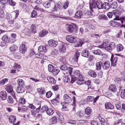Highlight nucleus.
I'll list each match as a JSON object with an SVG mask.
<instances>
[{
  "label": "nucleus",
  "instance_id": "nucleus-1",
  "mask_svg": "<svg viewBox=\"0 0 125 125\" xmlns=\"http://www.w3.org/2000/svg\"><path fill=\"white\" fill-rule=\"evenodd\" d=\"M19 14V12L18 11H16V12H14L13 14V16H12L9 13L8 14L7 16V19L10 20L9 21L10 22V21L11 23H13V21L14 20V18L16 19V18L18 16Z\"/></svg>",
  "mask_w": 125,
  "mask_h": 125
},
{
  "label": "nucleus",
  "instance_id": "nucleus-2",
  "mask_svg": "<svg viewBox=\"0 0 125 125\" xmlns=\"http://www.w3.org/2000/svg\"><path fill=\"white\" fill-rule=\"evenodd\" d=\"M6 90L8 93L12 95L13 98L16 99V96L14 93V92L12 87L10 85H6Z\"/></svg>",
  "mask_w": 125,
  "mask_h": 125
},
{
  "label": "nucleus",
  "instance_id": "nucleus-3",
  "mask_svg": "<svg viewBox=\"0 0 125 125\" xmlns=\"http://www.w3.org/2000/svg\"><path fill=\"white\" fill-rule=\"evenodd\" d=\"M67 30L70 32H72L73 34H75L77 32L76 28H74L73 26L67 24L66 25Z\"/></svg>",
  "mask_w": 125,
  "mask_h": 125
},
{
  "label": "nucleus",
  "instance_id": "nucleus-4",
  "mask_svg": "<svg viewBox=\"0 0 125 125\" xmlns=\"http://www.w3.org/2000/svg\"><path fill=\"white\" fill-rule=\"evenodd\" d=\"M66 39L67 41L71 43H74L76 41V37L72 35L67 36L66 37Z\"/></svg>",
  "mask_w": 125,
  "mask_h": 125
},
{
  "label": "nucleus",
  "instance_id": "nucleus-5",
  "mask_svg": "<svg viewBox=\"0 0 125 125\" xmlns=\"http://www.w3.org/2000/svg\"><path fill=\"white\" fill-rule=\"evenodd\" d=\"M25 43V42H23L20 46L19 51L22 54H24L27 50V46Z\"/></svg>",
  "mask_w": 125,
  "mask_h": 125
},
{
  "label": "nucleus",
  "instance_id": "nucleus-6",
  "mask_svg": "<svg viewBox=\"0 0 125 125\" xmlns=\"http://www.w3.org/2000/svg\"><path fill=\"white\" fill-rule=\"evenodd\" d=\"M117 61V57H115V58H114L113 55L112 54L111 59L112 65L113 66H115L116 65Z\"/></svg>",
  "mask_w": 125,
  "mask_h": 125
},
{
  "label": "nucleus",
  "instance_id": "nucleus-7",
  "mask_svg": "<svg viewBox=\"0 0 125 125\" xmlns=\"http://www.w3.org/2000/svg\"><path fill=\"white\" fill-rule=\"evenodd\" d=\"M63 99L65 103L67 104L69 103L72 101L71 98L66 94H65L64 95Z\"/></svg>",
  "mask_w": 125,
  "mask_h": 125
},
{
  "label": "nucleus",
  "instance_id": "nucleus-8",
  "mask_svg": "<svg viewBox=\"0 0 125 125\" xmlns=\"http://www.w3.org/2000/svg\"><path fill=\"white\" fill-rule=\"evenodd\" d=\"M48 43L50 46L53 47H55L58 44V42L57 41L53 40H49Z\"/></svg>",
  "mask_w": 125,
  "mask_h": 125
},
{
  "label": "nucleus",
  "instance_id": "nucleus-9",
  "mask_svg": "<svg viewBox=\"0 0 125 125\" xmlns=\"http://www.w3.org/2000/svg\"><path fill=\"white\" fill-rule=\"evenodd\" d=\"M41 26L40 25H34L32 24L31 25L30 29L34 33H36L37 29L38 28H40Z\"/></svg>",
  "mask_w": 125,
  "mask_h": 125
},
{
  "label": "nucleus",
  "instance_id": "nucleus-10",
  "mask_svg": "<svg viewBox=\"0 0 125 125\" xmlns=\"http://www.w3.org/2000/svg\"><path fill=\"white\" fill-rule=\"evenodd\" d=\"M109 24L110 25L116 28L118 27L119 25V24L118 22L112 21H110L109 22Z\"/></svg>",
  "mask_w": 125,
  "mask_h": 125
},
{
  "label": "nucleus",
  "instance_id": "nucleus-11",
  "mask_svg": "<svg viewBox=\"0 0 125 125\" xmlns=\"http://www.w3.org/2000/svg\"><path fill=\"white\" fill-rule=\"evenodd\" d=\"M121 79L116 77L115 78V80L116 81L118 82H120L121 81V79L124 80L125 81V72H121Z\"/></svg>",
  "mask_w": 125,
  "mask_h": 125
},
{
  "label": "nucleus",
  "instance_id": "nucleus-12",
  "mask_svg": "<svg viewBox=\"0 0 125 125\" xmlns=\"http://www.w3.org/2000/svg\"><path fill=\"white\" fill-rule=\"evenodd\" d=\"M110 66V62L109 61H107L102 64V67L104 69L107 70Z\"/></svg>",
  "mask_w": 125,
  "mask_h": 125
},
{
  "label": "nucleus",
  "instance_id": "nucleus-13",
  "mask_svg": "<svg viewBox=\"0 0 125 125\" xmlns=\"http://www.w3.org/2000/svg\"><path fill=\"white\" fill-rule=\"evenodd\" d=\"M63 7V6L62 3H60L58 4L57 5H55L53 9L54 11L56 10L58 11L59 10H60Z\"/></svg>",
  "mask_w": 125,
  "mask_h": 125
},
{
  "label": "nucleus",
  "instance_id": "nucleus-14",
  "mask_svg": "<svg viewBox=\"0 0 125 125\" xmlns=\"http://www.w3.org/2000/svg\"><path fill=\"white\" fill-rule=\"evenodd\" d=\"M0 98L3 100L6 99V91H2L0 92Z\"/></svg>",
  "mask_w": 125,
  "mask_h": 125
},
{
  "label": "nucleus",
  "instance_id": "nucleus-15",
  "mask_svg": "<svg viewBox=\"0 0 125 125\" xmlns=\"http://www.w3.org/2000/svg\"><path fill=\"white\" fill-rule=\"evenodd\" d=\"M109 90L113 92H115L117 90L116 87L114 84L110 85L109 88Z\"/></svg>",
  "mask_w": 125,
  "mask_h": 125
},
{
  "label": "nucleus",
  "instance_id": "nucleus-16",
  "mask_svg": "<svg viewBox=\"0 0 125 125\" xmlns=\"http://www.w3.org/2000/svg\"><path fill=\"white\" fill-rule=\"evenodd\" d=\"M38 51L40 52L45 53L47 52V50L46 47L42 46H41L38 48Z\"/></svg>",
  "mask_w": 125,
  "mask_h": 125
},
{
  "label": "nucleus",
  "instance_id": "nucleus-17",
  "mask_svg": "<svg viewBox=\"0 0 125 125\" xmlns=\"http://www.w3.org/2000/svg\"><path fill=\"white\" fill-rule=\"evenodd\" d=\"M16 91L18 93H22L25 91L23 86H18L16 89Z\"/></svg>",
  "mask_w": 125,
  "mask_h": 125
},
{
  "label": "nucleus",
  "instance_id": "nucleus-18",
  "mask_svg": "<svg viewBox=\"0 0 125 125\" xmlns=\"http://www.w3.org/2000/svg\"><path fill=\"white\" fill-rule=\"evenodd\" d=\"M105 108L107 109H112L114 108V106L110 102L106 103L105 104Z\"/></svg>",
  "mask_w": 125,
  "mask_h": 125
},
{
  "label": "nucleus",
  "instance_id": "nucleus-19",
  "mask_svg": "<svg viewBox=\"0 0 125 125\" xmlns=\"http://www.w3.org/2000/svg\"><path fill=\"white\" fill-rule=\"evenodd\" d=\"M96 5L97 8L99 9H103L104 3L103 4L100 1H97L96 2Z\"/></svg>",
  "mask_w": 125,
  "mask_h": 125
},
{
  "label": "nucleus",
  "instance_id": "nucleus-20",
  "mask_svg": "<svg viewBox=\"0 0 125 125\" xmlns=\"http://www.w3.org/2000/svg\"><path fill=\"white\" fill-rule=\"evenodd\" d=\"M59 51L61 53H62L65 51L66 50L65 44H61L59 47Z\"/></svg>",
  "mask_w": 125,
  "mask_h": 125
},
{
  "label": "nucleus",
  "instance_id": "nucleus-21",
  "mask_svg": "<svg viewBox=\"0 0 125 125\" xmlns=\"http://www.w3.org/2000/svg\"><path fill=\"white\" fill-rule=\"evenodd\" d=\"M10 51L13 52L18 50V47L15 45H13L9 48Z\"/></svg>",
  "mask_w": 125,
  "mask_h": 125
},
{
  "label": "nucleus",
  "instance_id": "nucleus-22",
  "mask_svg": "<svg viewBox=\"0 0 125 125\" xmlns=\"http://www.w3.org/2000/svg\"><path fill=\"white\" fill-rule=\"evenodd\" d=\"M47 79L49 82L52 83L54 84L56 83V81L54 78L51 76H49L47 77Z\"/></svg>",
  "mask_w": 125,
  "mask_h": 125
},
{
  "label": "nucleus",
  "instance_id": "nucleus-23",
  "mask_svg": "<svg viewBox=\"0 0 125 125\" xmlns=\"http://www.w3.org/2000/svg\"><path fill=\"white\" fill-rule=\"evenodd\" d=\"M82 55L85 57H88L89 55V53L87 50H83L82 53Z\"/></svg>",
  "mask_w": 125,
  "mask_h": 125
},
{
  "label": "nucleus",
  "instance_id": "nucleus-24",
  "mask_svg": "<svg viewBox=\"0 0 125 125\" xmlns=\"http://www.w3.org/2000/svg\"><path fill=\"white\" fill-rule=\"evenodd\" d=\"M83 15L82 12L81 11H77L75 13V18L79 19L81 18Z\"/></svg>",
  "mask_w": 125,
  "mask_h": 125
},
{
  "label": "nucleus",
  "instance_id": "nucleus-25",
  "mask_svg": "<svg viewBox=\"0 0 125 125\" xmlns=\"http://www.w3.org/2000/svg\"><path fill=\"white\" fill-rule=\"evenodd\" d=\"M96 2V1H93L92 4H90L89 6L90 8L92 11H93V8H97Z\"/></svg>",
  "mask_w": 125,
  "mask_h": 125
},
{
  "label": "nucleus",
  "instance_id": "nucleus-26",
  "mask_svg": "<svg viewBox=\"0 0 125 125\" xmlns=\"http://www.w3.org/2000/svg\"><path fill=\"white\" fill-rule=\"evenodd\" d=\"M28 107L25 106H23L21 107L18 108V110L20 112H24L27 111Z\"/></svg>",
  "mask_w": 125,
  "mask_h": 125
},
{
  "label": "nucleus",
  "instance_id": "nucleus-27",
  "mask_svg": "<svg viewBox=\"0 0 125 125\" xmlns=\"http://www.w3.org/2000/svg\"><path fill=\"white\" fill-rule=\"evenodd\" d=\"M16 120V117L13 115H11L9 117V122L11 123H13L15 122Z\"/></svg>",
  "mask_w": 125,
  "mask_h": 125
},
{
  "label": "nucleus",
  "instance_id": "nucleus-28",
  "mask_svg": "<svg viewBox=\"0 0 125 125\" xmlns=\"http://www.w3.org/2000/svg\"><path fill=\"white\" fill-rule=\"evenodd\" d=\"M48 33V31H47L43 30V31H41L39 32V35L40 37H42Z\"/></svg>",
  "mask_w": 125,
  "mask_h": 125
},
{
  "label": "nucleus",
  "instance_id": "nucleus-29",
  "mask_svg": "<svg viewBox=\"0 0 125 125\" xmlns=\"http://www.w3.org/2000/svg\"><path fill=\"white\" fill-rule=\"evenodd\" d=\"M92 52L95 55H102L103 54V53L99 49L93 50L92 51Z\"/></svg>",
  "mask_w": 125,
  "mask_h": 125
},
{
  "label": "nucleus",
  "instance_id": "nucleus-30",
  "mask_svg": "<svg viewBox=\"0 0 125 125\" xmlns=\"http://www.w3.org/2000/svg\"><path fill=\"white\" fill-rule=\"evenodd\" d=\"M2 39L3 41H4L7 43L10 42V38H8V36L6 35H5L3 36Z\"/></svg>",
  "mask_w": 125,
  "mask_h": 125
},
{
  "label": "nucleus",
  "instance_id": "nucleus-31",
  "mask_svg": "<svg viewBox=\"0 0 125 125\" xmlns=\"http://www.w3.org/2000/svg\"><path fill=\"white\" fill-rule=\"evenodd\" d=\"M104 46L103 47L105 49L111 51L112 50L111 47L109 44H107L106 45H104Z\"/></svg>",
  "mask_w": 125,
  "mask_h": 125
},
{
  "label": "nucleus",
  "instance_id": "nucleus-32",
  "mask_svg": "<svg viewBox=\"0 0 125 125\" xmlns=\"http://www.w3.org/2000/svg\"><path fill=\"white\" fill-rule=\"evenodd\" d=\"M38 92L41 94H44L45 93V90L43 88L41 87L37 89Z\"/></svg>",
  "mask_w": 125,
  "mask_h": 125
},
{
  "label": "nucleus",
  "instance_id": "nucleus-33",
  "mask_svg": "<svg viewBox=\"0 0 125 125\" xmlns=\"http://www.w3.org/2000/svg\"><path fill=\"white\" fill-rule=\"evenodd\" d=\"M92 15V13L90 11H88L86 12L84 15V17L86 18H89Z\"/></svg>",
  "mask_w": 125,
  "mask_h": 125
},
{
  "label": "nucleus",
  "instance_id": "nucleus-34",
  "mask_svg": "<svg viewBox=\"0 0 125 125\" xmlns=\"http://www.w3.org/2000/svg\"><path fill=\"white\" fill-rule=\"evenodd\" d=\"M102 66V64L101 62H99L96 63V69L97 70H100Z\"/></svg>",
  "mask_w": 125,
  "mask_h": 125
},
{
  "label": "nucleus",
  "instance_id": "nucleus-35",
  "mask_svg": "<svg viewBox=\"0 0 125 125\" xmlns=\"http://www.w3.org/2000/svg\"><path fill=\"white\" fill-rule=\"evenodd\" d=\"M11 37L10 38V41L11 42H13L16 40V34H11Z\"/></svg>",
  "mask_w": 125,
  "mask_h": 125
},
{
  "label": "nucleus",
  "instance_id": "nucleus-36",
  "mask_svg": "<svg viewBox=\"0 0 125 125\" xmlns=\"http://www.w3.org/2000/svg\"><path fill=\"white\" fill-rule=\"evenodd\" d=\"M17 82L19 85L18 86H23L24 82L23 80L21 79H19L17 80Z\"/></svg>",
  "mask_w": 125,
  "mask_h": 125
},
{
  "label": "nucleus",
  "instance_id": "nucleus-37",
  "mask_svg": "<svg viewBox=\"0 0 125 125\" xmlns=\"http://www.w3.org/2000/svg\"><path fill=\"white\" fill-rule=\"evenodd\" d=\"M54 112L53 110L51 108H48V110L46 111L47 114L49 116L52 115Z\"/></svg>",
  "mask_w": 125,
  "mask_h": 125
},
{
  "label": "nucleus",
  "instance_id": "nucleus-38",
  "mask_svg": "<svg viewBox=\"0 0 125 125\" xmlns=\"http://www.w3.org/2000/svg\"><path fill=\"white\" fill-rule=\"evenodd\" d=\"M117 50L118 52L122 51L123 49V46L120 44H118L116 46Z\"/></svg>",
  "mask_w": 125,
  "mask_h": 125
},
{
  "label": "nucleus",
  "instance_id": "nucleus-39",
  "mask_svg": "<svg viewBox=\"0 0 125 125\" xmlns=\"http://www.w3.org/2000/svg\"><path fill=\"white\" fill-rule=\"evenodd\" d=\"M88 73L90 76L92 77H95L96 76V73L94 71L90 70L88 72Z\"/></svg>",
  "mask_w": 125,
  "mask_h": 125
},
{
  "label": "nucleus",
  "instance_id": "nucleus-40",
  "mask_svg": "<svg viewBox=\"0 0 125 125\" xmlns=\"http://www.w3.org/2000/svg\"><path fill=\"white\" fill-rule=\"evenodd\" d=\"M92 111V109L89 107H87L85 110V113L87 115L91 114Z\"/></svg>",
  "mask_w": 125,
  "mask_h": 125
},
{
  "label": "nucleus",
  "instance_id": "nucleus-41",
  "mask_svg": "<svg viewBox=\"0 0 125 125\" xmlns=\"http://www.w3.org/2000/svg\"><path fill=\"white\" fill-rule=\"evenodd\" d=\"M63 80L64 82L66 83L69 82L70 81V78L68 76H64L63 77Z\"/></svg>",
  "mask_w": 125,
  "mask_h": 125
},
{
  "label": "nucleus",
  "instance_id": "nucleus-42",
  "mask_svg": "<svg viewBox=\"0 0 125 125\" xmlns=\"http://www.w3.org/2000/svg\"><path fill=\"white\" fill-rule=\"evenodd\" d=\"M60 68L61 70L64 71L67 70L68 67L66 65L64 64L61 66Z\"/></svg>",
  "mask_w": 125,
  "mask_h": 125
},
{
  "label": "nucleus",
  "instance_id": "nucleus-43",
  "mask_svg": "<svg viewBox=\"0 0 125 125\" xmlns=\"http://www.w3.org/2000/svg\"><path fill=\"white\" fill-rule=\"evenodd\" d=\"M8 81V79L7 78H4L0 81V85H3L5 83H6Z\"/></svg>",
  "mask_w": 125,
  "mask_h": 125
},
{
  "label": "nucleus",
  "instance_id": "nucleus-44",
  "mask_svg": "<svg viewBox=\"0 0 125 125\" xmlns=\"http://www.w3.org/2000/svg\"><path fill=\"white\" fill-rule=\"evenodd\" d=\"M104 8L106 10H108L110 8V6L109 3L107 2L104 3Z\"/></svg>",
  "mask_w": 125,
  "mask_h": 125
},
{
  "label": "nucleus",
  "instance_id": "nucleus-45",
  "mask_svg": "<svg viewBox=\"0 0 125 125\" xmlns=\"http://www.w3.org/2000/svg\"><path fill=\"white\" fill-rule=\"evenodd\" d=\"M55 68L53 65L51 64H49L48 66V70L50 72H52Z\"/></svg>",
  "mask_w": 125,
  "mask_h": 125
},
{
  "label": "nucleus",
  "instance_id": "nucleus-46",
  "mask_svg": "<svg viewBox=\"0 0 125 125\" xmlns=\"http://www.w3.org/2000/svg\"><path fill=\"white\" fill-rule=\"evenodd\" d=\"M111 7L113 9H115L117 7V4L116 2H112L111 6Z\"/></svg>",
  "mask_w": 125,
  "mask_h": 125
},
{
  "label": "nucleus",
  "instance_id": "nucleus-47",
  "mask_svg": "<svg viewBox=\"0 0 125 125\" xmlns=\"http://www.w3.org/2000/svg\"><path fill=\"white\" fill-rule=\"evenodd\" d=\"M31 17L32 18L36 17L37 15L36 11L35 10H33L32 12Z\"/></svg>",
  "mask_w": 125,
  "mask_h": 125
},
{
  "label": "nucleus",
  "instance_id": "nucleus-48",
  "mask_svg": "<svg viewBox=\"0 0 125 125\" xmlns=\"http://www.w3.org/2000/svg\"><path fill=\"white\" fill-rule=\"evenodd\" d=\"M48 109V106L47 105H44L41 108V110L42 112H44L45 111H46Z\"/></svg>",
  "mask_w": 125,
  "mask_h": 125
},
{
  "label": "nucleus",
  "instance_id": "nucleus-49",
  "mask_svg": "<svg viewBox=\"0 0 125 125\" xmlns=\"http://www.w3.org/2000/svg\"><path fill=\"white\" fill-rule=\"evenodd\" d=\"M60 71L59 69H56L54 68V69L53 70V71L52 72L54 75H57L58 73Z\"/></svg>",
  "mask_w": 125,
  "mask_h": 125
},
{
  "label": "nucleus",
  "instance_id": "nucleus-50",
  "mask_svg": "<svg viewBox=\"0 0 125 125\" xmlns=\"http://www.w3.org/2000/svg\"><path fill=\"white\" fill-rule=\"evenodd\" d=\"M38 57V58H40L43 59H46L47 57L46 56L43 55L42 54L39 53Z\"/></svg>",
  "mask_w": 125,
  "mask_h": 125
},
{
  "label": "nucleus",
  "instance_id": "nucleus-51",
  "mask_svg": "<svg viewBox=\"0 0 125 125\" xmlns=\"http://www.w3.org/2000/svg\"><path fill=\"white\" fill-rule=\"evenodd\" d=\"M60 62H61L62 64H65L66 63L65 61V59L64 57L61 58L60 60Z\"/></svg>",
  "mask_w": 125,
  "mask_h": 125
},
{
  "label": "nucleus",
  "instance_id": "nucleus-52",
  "mask_svg": "<svg viewBox=\"0 0 125 125\" xmlns=\"http://www.w3.org/2000/svg\"><path fill=\"white\" fill-rule=\"evenodd\" d=\"M45 8H48L51 6V3H47L46 2H45L43 4Z\"/></svg>",
  "mask_w": 125,
  "mask_h": 125
},
{
  "label": "nucleus",
  "instance_id": "nucleus-53",
  "mask_svg": "<svg viewBox=\"0 0 125 125\" xmlns=\"http://www.w3.org/2000/svg\"><path fill=\"white\" fill-rule=\"evenodd\" d=\"M57 115V116H59V119L60 120L62 121L63 119V116L58 111L56 112Z\"/></svg>",
  "mask_w": 125,
  "mask_h": 125
},
{
  "label": "nucleus",
  "instance_id": "nucleus-54",
  "mask_svg": "<svg viewBox=\"0 0 125 125\" xmlns=\"http://www.w3.org/2000/svg\"><path fill=\"white\" fill-rule=\"evenodd\" d=\"M77 114V116L79 117H82L84 115V113H83L81 111L78 112Z\"/></svg>",
  "mask_w": 125,
  "mask_h": 125
},
{
  "label": "nucleus",
  "instance_id": "nucleus-55",
  "mask_svg": "<svg viewBox=\"0 0 125 125\" xmlns=\"http://www.w3.org/2000/svg\"><path fill=\"white\" fill-rule=\"evenodd\" d=\"M19 102L22 104H24L26 102L24 98L21 97L20 98Z\"/></svg>",
  "mask_w": 125,
  "mask_h": 125
},
{
  "label": "nucleus",
  "instance_id": "nucleus-56",
  "mask_svg": "<svg viewBox=\"0 0 125 125\" xmlns=\"http://www.w3.org/2000/svg\"><path fill=\"white\" fill-rule=\"evenodd\" d=\"M8 2L10 5L12 6H15L16 5V3L12 0H9Z\"/></svg>",
  "mask_w": 125,
  "mask_h": 125
},
{
  "label": "nucleus",
  "instance_id": "nucleus-57",
  "mask_svg": "<svg viewBox=\"0 0 125 125\" xmlns=\"http://www.w3.org/2000/svg\"><path fill=\"white\" fill-rule=\"evenodd\" d=\"M109 44L110 45L111 47L112 50L115 47L116 45L115 43L114 42H110Z\"/></svg>",
  "mask_w": 125,
  "mask_h": 125
},
{
  "label": "nucleus",
  "instance_id": "nucleus-58",
  "mask_svg": "<svg viewBox=\"0 0 125 125\" xmlns=\"http://www.w3.org/2000/svg\"><path fill=\"white\" fill-rule=\"evenodd\" d=\"M84 42L81 41H79L77 42V45L75 47H78L79 46H81L83 44Z\"/></svg>",
  "mask_w": 125,
  "mask_h": 125
},
{
  "label": "nucleus",
  "instance_id": "nucleus-59",
  "mask_svg": "<svg viewBox=\"0 0 125 125\" xmlns=\"http://www.w3.org/2000/svg\"><path fill=\"white\" fill-rule=\"evenodd\" d=\"M78 76V79L79 81H80V82H82L83 81V77L81 73L80 74H79Z\"/></svg>",
  "mask_w": 125,
  "mask_h": 125
},
{
  "label": "nucleus",
  "instance_id": "nucleus-60",
  "mask_svg": "<svg viewBox=\"0 0 125 125\" xmlns=\"http://www.w3.org/2000/svg\"><path fill=\"white\" fill-rule=\"evenodd\" d=\"M52 95V93L51 91L48 92L46 93V96L48 98L50 97Z\"/></svg>",
  "mask_w": 125,
  "mask_h": 125
},
{
  "label": "nucleus",
  "instance_id": "nucleus-61",
  "mask_svg": "<svg viewBox=\"0 0 125 125\" xmlns=\"http://www.w3.org/2000/svg\"><path fill=\"white\" fill-rule=\"evenodd\" d=\"M8 101L10 103L12 104L13 103L14 101L12 97L9 96L8 97Z\"/></svg>",
  "mask_w": 125,
  "mask_h": 125
},
{
  "label": "nucleus",
  "instance_id": "nucleus-62",
  "mask_svg": "<svg viewBox=\"0 0 125 125\" xmlns=\"http://www.w3.org/2000/svg\"><path fill=\"white\" fill-rule=\"evenodd\" d=\"M121 97L124 99H125V90L122 91L121 94Z\"/></svg>",
  "mask_w": 125,
  "mask_h": 125
},
{
  "label": "nucleus",
  "instance_id": "nucleus-63",
  "mask_svg": "<svg viewBox=\"0 0 125 125\" xmlns=\"http://www.w3.org/2000/svg\"><path fill=\"white\" fill-rule=\"evenodd\" d=\"M52 123H55L57 122V119L56 117L55 116H54L52 118Z\"/></svg>",
  "mask_w": 125,
  "mask_h": 125
},
{
  "label": "nucleus",
  "instance_id": "nucleus-64",
  "mask_svg": "<svg viewBox=\"0 0 125 125\" xmlns=\"http://www.w3.org/2000/svg\"><path fill=\"white\" fill-rule=\"evenodd\" d=\"M90 124L91 125H97L98 123L95 121H91Z\"/></svg>",
  "mask_w": 125,
  "mask_h": 125
}]
</instances>
